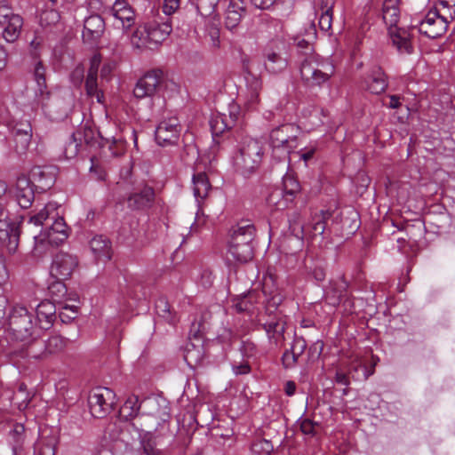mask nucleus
<instances>
[{"label": "nucleus", "instance_id": "f257e3e1", "mask_svg": "<svg viewBox=\"0 0 455 455\" xmlns=\"http://www.w3.org/2000/svg\"><path fill=\"white\" fill-rule=\"evenodd\" d=\"M156 409L150 412H143L125 424V431L117 435L110 434L114 442L120 441L127 448L131 439L141 437L143 434H155L159 427L169 422L171 419L170 406L165 400H155Z\"/></svg>", "mask_w": 455, "mask_h": 455}, {"label": "nucleus", "instance_id": "f03ea898", "mask_svg": "<svg viewBox=\"0 0 455 455\" xmlns=\"http://www.w3.org/2000/svg\"><path fill=\"white\" fill-rule=\"evenodd\" d=\"M44 226L46 231L34 235L35 246L48 243L58 246L62 243L68 236V227L64 219L59 216L58 205L55 203L47 204L36 214L30 217L28 225Z\"/></svg>", "mask_w": 455, "mask_h": 455}, {"label": "nucleus", "instance_id": "7ed1b4c3", "mask_svg": "<svg viewBox=\"0 0 455 455\" xmlns=\"http://www.w3.org/2000/svg\"><path fill=\"white\" fill-rule=\"evenodd\" d=\"M264 156L262 144L249 136L243 137L233 156L235 172L247 178L259 167Z\"/></svg>", "mask_w": 455, "mask_h": 455}, {"label": "nucleus", "instance_id": "20e7f679", "mask_svg": "<svg viewBox=\"0 0 455 455\" xmlns=\"http://www.w3.org/2000/svg\"><path fill=\"white\" fill-rule=\"evenodd\" d=\"M333 73V65L316 54H311L300 60V78L307 88L322 87Z\"/></svg>", "mask_w": 455, "mask_h": 455}, {"label": "nucleus", "instance_id": "39448f33", "mask_svg": "<svg viewBox=\"0 0 455 455\" xmlns=\"http://www.w3.org/2000/svg\"><path fill=\"white\" fill-rule=\"evenodd\" d=\"M9 330L17 340L28 341L38 338L41 333L33 322V315L25 307H14L9 315Z\"/></svg>", "mask_w": 455, "mask_h": 455}, {"label": "nucleus", "instance_id": "423d86ee", "mask_svg": "<svg viewBox=\"0 0 455 455\" xmlns=\"http://www.w3.org/2000/svg\"><path fill=\"white\" fill-rule=\"evenodd\" d=\"M299 133V128L294 124H283L271 131L270 144L280 160L288 158L291 149L297 147Z\"/></svg>", "mask_w": 455, "mask_h": 455}, {"label": "nucleus", "instance_id": "0eeeda50", "mask_svg": "<svg viewBox=\"0 0 455 455\" xmlns=\"http://www.w3.org/2000/svg\"><path fill=\"white\" fill-rule=\"evenodd\" d=\"M264 67L270 74H280L288 67V44L282 39L271 41L265 48Z\"/></svg>", "mask_w": 455, "mask_h": 455}, {"label": "nucleus", "instance_id": "6e6552de", "mask_svg": "<svg viewBox=\"0 0 455 455\" xmlns=\"http://www.w3.org/2000/svg\"><path fill=\"white\" fill-rule=\"evenodd\" d=\"M115 393L108 387H96L88 396V406L91 414L97 419L105 418L116 403Z\"/></svg>", "mask_w": 455, "mask_h": 455}, {"label": "nucleus", "instance_id": "1a4fd4ad", "mask_svg": "<svg viewBox=\"0 0 455 455\" xmlns=\"http://www.w3.org/2000/svg\"><path fill=\"white\" fill-rule=\"evenodd\" d=\"M181 126L177 117L162 120L156 128L155 138L161 147L176 145L180 140Z\"/></svg>", "mask_w": 455, "mask_h": 455}, {"label": "nucleus", "instance_id": "9d476101", "mask_svg": "<svg viewBox=\"0 0 455 455\" xmlns=\"http://www.w3.org/2000/svg\"><path fill=\"white\" fill-rule=\"evenodd\" d=\"M163 81V72L160 69L150 70L138 80L133 94L137 99L151 98L157 92Z\"/></svg>", "mask_w": 455, "mask_h": 455}, {"label": "nucleus", "instance_id": "9b49d317", "mask_svg": "<svg viewBox=\"0 0 455 455\" xmlns=\"http://www.w3.org/2000/svg\"><path fill=\"white\" fill-rule=\"evenodd\" d=\"M77 266L78 259L75 255L60 251L52 259L50 275L55 280H67Z\"/></svg>", "mask_w": 455, "mask_h": 455}, {"label": "nucleus", "instance_id": "f8f14e48", "mask_svg": "<svg viewBox=\"0 0 455 455\" xmlns=\"http://www.w3.org/2000/svg\"><path fill=\"white\" fill-rule=\"evenodd\" d=\"M107 15L108 19L112 20L113 27L117 29L126 31L134 24V12L124 0H116Z\"/></svg>", "mask_w": 455, "mask_h": 455}, {"label": "nucleus", "instance_id": "ddd939ff", "mask_svg": "<svg viewBox=\"0 0 455 455\" xmlns=\"http://www.w3.org/2000/svg\"><path fill=\"white\" fill-rule=\"evenodd\" d=\"M448 23L447 19L440 15L436 10H431L418 24L419 32L429 38H437L446 32Z\"/></svg>", "mask_w": 455, "mask_h": 455}, {"label": "nucleus", "instance_id": "4468645a", "mask_svg": "<svg viewBox=\"0 0 455 455\" xmlns=\"http://www.w3.org/2000/svg\"><path fill=\"white\" fill-rule=\"evenodd\" d=\"M20 226L7 221V214L0 206V245L10 253L16 251L19 245Z\"/></svg>", "mask_w": 455, "mask_h": 455}, {"label": "nucleus", "instance_id": "2eb2a0df", "mask_svg": "<svg viewBox=\"0 0 455 455\" xmlns=\"http://www.w3.org/2000/svg\"><path fill=\"white\" fill-rule=\"evenodd\" d=\"M263 89V82L260 76L252 73L245 76V95L243 108L248 111H256L260 105V92Z\"/></svg>", "mask_w": 455, "mask_h": 455}, {"label": "nucleus", "instance_id": "dca6fc26", "mask_svg": "<svg viewBox=\"0 0 455 455\" xmlns=\"http://www.w3.org/2000/svg\"><path fill=\"white\" fill-rule=\"evenodd\" d=\"M263 330L270 344L278 346L284 341V332L286 330L285 316L281 313H275L273 316L269 315L268 318L261 323Z\"/></svg>", "mask_w": 455, "mask_h": 455}, {"label": "nucleus", "instance_id": "f3484780", "mask_svg": "<svg viewBox=\"0 0 455 455\" xmlns=\"http://www.w3.org/2000/svg\"><path fill=\"white\" fill-rule=\"evenodd\" d=\"M12 193L16 203L22 209H28L35 200L34 184L25 175L18 177Z\"/></svg>", "mask_w": 455, "mask_h": 455}, {"label": "nucleus", "instance_id": "a211bd4d", "mask_svg": "<svg viewBox=\"0 0 455 455\" xmlns=\"http://www.w3.org/2000/svg\"><path fill=\"white\" fill-rule=\"evenodd\" d=\"M348 283L343 276L331 279L324 289L323 298L329 305L337 307L347 297Z\"/></svg>", "mask_w": 455, "mask_h": 455}, {"label": "nucleus", "instance_id": "6ab92c4d", "mask_svg": "<svg viewBox=\"0 0 455 455\" xmlns=\"http://www.w3.org/2000/svg\"><path fill=\"white\" fill-rule=\"evenodd\" d=\"M140 408V404L137 396L128 397L119 411L120 418L124 421H120L119 425L114 424L113 428L109 429V435H117L122 430L125 431V424L140 414L139 413Z\"/></svg>", "mask_w": 455, "mask_h": 455}, {"label": "nucleus", "instance_id": "aec40b11", "mask_svg": "<svg viewBox=\"0 0 455 455\" xmlns=\"http://www.w3.org/2000/svg\"><path fill=\"white\" fill-rule=\"evenodd\" d=\"M361 83L365 90L374 94L383 92L387 87L386 76L379 66H373L367 75L362 77Z\"/></svg>", "mask_w": 455, "mask_h": 455}, {"label": "nucleus", "instance_id": "412c9836", "mask_svg": "<svg viewBox=\"0 0 455 455\" xmlns=\"http://www.w3.org/2000/svg\"><path fill=\"white\" fill-rule=\"evenodd\" d=\"M145 27L148 33L147 36L150 41V44L153 45L155 49H156L172 31L169 19H166V20L163 22L154 20L147 23Z\"/></svg>", "mask_w": 455, "mask_h": 455}, {"label": "nucleus", "instance_id": "4be33fe9", "mask_svg": "<svg viewBox=\"0 0 455 455\" xmlns=\"http://www.w3.org/2000/svg\"><path fill=\"white\" fill-rule=\"evenodd\" d=\"M388 36L394 47L400 54H411L413 52L411 35L410 31L403 28H389Z\"/></svg>", "mask_w": 455, "mask_h": 455}, {"label": "nucleus", "instance_id": "5701e85b", "mask_svg": "<svg viewBox=\"0 0 455 455\" xmlns=\"http://www.w3.org/2000/svg\"><path fill=\"white\" fill-rule=\"evenodd\" d=\"M30 176L34 188L36 187L42 192L50 189L56 180L54 172L48 167L35 166L30 172Z\"/></svg>", "mask_w": 455, "mask_h": 455}, {"label": "nucleus", "instance_id": "b1692460", "mask_svg": "<svg viewBox=\"0 0 455 455\" xmlns=\"http://www.w3.org/2000/svg\"><path fill=\"white\" fill-rule=\"evenodd\" d=\"M155 200V190L145 185L139 192H134L127 198L128 207L132 210H141L150 207Z\"/></svg>", "mask_w": 455, "mask_h": 455}, {"label": "nucleus", "instance_id": "393cba45", "mask_svg": "<svg viewBox=\"0 0 455 455\" xmlns=\"http://www.w3.org/2000/svg\"><path fill=\"white\" fill-rule=\"evenodd\" d=\"M56 319V307L50 300H44L36 307V321L40 333L52 327Z\"/></svg>", "mask_w": 455, "mask_h": 455}, {"label": "nucleus", "instance_id": "a878e982", "mask_svg": "<svg viewBox=\"0 0 455 455\" xmlns=\"http://www.w3.org/2000/svg\"><path fill=\"white\" fill-rule=\"evenodd\" d=\"M139 439L141 449L140 455H164V444L160 435L143 434Z\"/></svg>", "mask_w": 455, "mask_h": 455}, {"label": "nucleus", "instance_id": "bb28decb", "mask_svg": "<svg viewBox=\"0 0 455 455\" xmlns=\"http://www.w3.org/2000/svg\"><path fill=\"white\" fill-rule=\"evenodd\" d=\"M245 12V3L243 0H230L225 16L226 28L228 30L236 28Z\"/></svg>", "mask_w": 455, "mask_h": 455}, {"label": "nucleus", "instance_id": "cd10ccee", "mask_svg": "<svg viewBox=\"0 0 455 455\" xmlns=\"http://www.w3.org/2000/svg\"><path fill=\"white\" fill-rule=\"evenodd\" d=\"M228 259L237 263H246L253 258V244H242L229 242Z\"/></svg>", "mask_w": 455, "mask_h": 455}, {"label": "nucleus", "instance_id": "c85d7f7f", "mask_svg": "<svg viewBox=\"0 0 455 455\" xmlns=\"http://www.w3.org/2000/svg\"><path fill=\"white\" fill-rule=\"evenodd\" d=\"M22 27L23 18L20 15L16 13L11 16L5 25H0L4 39L8 43L15 42L20 35Z\"/></svg>", "mask_w": 455, "mask_h": 455}, {"label": "nucleus", "instance_id": "c756f323", "mask_svg": "<svg viewBox=\"0 0 455 455\" xmlns=\"http://www.w3.org/2000/svg\"><path fill=\"white\" fill-rule=\"evenodd\" d=\"M26 440L25 427L16 423L9 433L8 442L12 447V455H24V443Z\"/></svg>", "mask_w": 455, "mask_h": 455}, {"label": "nucleus", "instance_id": "7c9ffc66", "mask_svg": "<svg viewBox=\"0 0 455 455\" xmlns=\"http://www.w3.org/2000/svg\"><path fill=\"white\" fill-rule=\"evenodd\" d=\"M90 248L98 259L107 260L111 257L110 241L103 235H95L90 242Z\"/></svg>", "mask_w": 455, "mask_h": 455}, {"label": "nucleus", "instance_id": "2f4dec72", "mask_svg": "<svg viewBox=\"0 0 455 455\" xmlns=\"http://www.w3.org/2000/svg\"><path fill=\"white\" fill-rule=\"evenodd\" d=\"M44 68L42 66L41 62H38L35 68V80L36 82V95L37 97L38 104H41L42 108H45L44 100L49 99L50 92L46 90V81H45V74Z\"/></svg>", "mask_w": 455, "mask_h": 455}, {"label": "nucleus", "instance_id": "473e14b6", "mask_svg": "<svg viewBox=\"0 0 455 455\" xmlns=\"http://www.w3.org/2000/svg\"><path fill=\"white\" fill-rule=\"evenodd\" d=\"M255 237V228L251 224L243 226H237L232 230L229 242L242 243V244H253Z\"/></svg>", "mask_w": 455, "mask_h": 455}, {"label": "nucleus", "instance_id": "72a5a7b5", "mask_svg": "<svg viewBox=\"0 0 455 455\" xmlns=\"http://www.w3.org/2000/svg\"><path fill=\"white\" fill-rule=\"evenodd\" d=\"M193 191L197 201L207 196L212 186L204 172H197L193 175Z\"/></svg>", "mask_w": 455, "mask_h": 455}, {"label": "nucleus", "instance_id": "f704fd0d", "mask_svg": "<svg viewBox=\"0 0 455 455\" xmlns=\"http://www.w3.org/2000/svg\"><path fill=\"white\" fill-rule=\"evenodd\" d=\"M267 203L275 211L285 210L293 204L281 188L272 190L267 198Z\"/></svg>", "mask_w": 455, "mask_h": 455}, {"label": "nucleus", "instance_id": "c9c22d12", "mask_svg": "<svg viewBox=\"0 0 455 455\" xmlns=\"http://www.w3.org/2000/svg\"><path fill=\"white\" fill-rule=\"evenodd\" d=\"M214 439L217 449L226 451L232 448L236 443V437L233 430L228 429L225 433L220 432V429L216 428L212 434Z\"/></svg>", "mask_w": 455, "mask_h": 455}, {"label": "nucleus", "instance_id": "e433bc0d", "mask_svg": "<svg viewBox=\"0 0 455 455\" xmlns=\"http://www.w3.org/2000/svg\"><path fill=\"white\" fill-rule=\"evenodd\" d=\"M105 22L100 15H91L84 20V35L88 34L92 38L99 37L104 30Z\"/></svg>", "mask_w": 455, "mask_h": 455}, {"label": "nucleus", "instance_id": "4c0bfd02", "mask_svg": "<svg viewBox=\"0 0 455 455\" xmlns=\"http://www.w3.org/2000/svg\"><path fill=\"white\" fill-rule=\"evenodd\" d=\"M210 127L213 141L219 145V141H216L217 137L220 136L227 130L230 129L231 124L225 115L217 114L212 116L210 120Z\"/></svg>", "mask_w": 455, "mask_h": 455}, {"label": "nucleus", "instance_id": "58836bf2", "mask_svg": "<svg viewBox=\"0 0 455 455\" xmlns=\"http://www.w3.org/2000/svg\"><path fill=\"white\" fill-rule=\"evenodd\" d=\"M334 0H322L320 10L322 12L319 18V27L323 31H329L331 28L332 8Z\"/></svg>", "mask_w": 455, "mask_h": 455}, {"label": "nucleus", "instance_id": "ea45409f", "mask_svg": "<svg viewBox=\"0 0 455 455\" xmlns=\"http://www.w3.org/2000/svg\"><path fill=\"white\" fill-rule=\"evenodd\" d=\"M148 33L146 27L137 28L131 36V44L134 49L143 51L145 49L155 50L154 46L150 44L148 36Z\"/></svg>", "mask_w": 455, "mask_h": 455}, {"label": "nucleus", "instance_id": "a19ab883", "mask_svg": "<svg viewBox=\"0 0 455 455\" xmlns=\"http://www.w3.org/2000/svg\"><path fill=\"white\" fill-rule=\"evenodd\" d=\"M285 196L294 204L297 196L301 191L299 182L291 175H285L283 178V188Z\"/></svg>", "mask_w": 455, "mask_h": 455}, {"label": "nucleus", "instance_id": "79ce46f5", "mask_svg": "<svg viewBox=\"0 0 455 455\" xmlns=\"http://www.w3.org/2000/svg\"><path fill=\"white\" fill-rule=\"evenodd\" d=\"M289 230L291 234L297 239L302 241L304 239V225L301 214L294 212L288 216Z\"/></svg>", "mask_w": 455, "mask_h": 455}, {"label": "nucleus", "instance_id": "37998d69", "mask_svg": "<svg viewBox=\"0 0 455 455\" xmlns=\"http://www.w3.org/2000/svg\"><path fill=\"white\" fill-rule=\"evenodd\" d=\"M67 343L68 339L60 335L51 336L45 341V351L48 354H56L61 352L67 346Z\"/></svg>", "mask_w": 455, "mask_h": 455}, {"label": "nucleus", "instance_id": "c03bdc74", "mask_svg": "<svg viewBox=\"0 0 455 455\" xmlns=\"http://www.w3.org/2000/svg\"><path fill=\"white\" fill-rule=\"evenodd\" d=\"M86 93L91 97H95L99 103H101L104 99V93L101 90L98 89L97 76L87 75L85 80Z\"/></svg>", "mask_w": 455, "mask_h": 455}, {"label": "nucleus", "instance_id": "a18cd8bd", "mask_svg": "<svg viewBox=\"0 0 455 455\" xmlns=\"http://www.w3.org/2000/svg\"><path fill=\"white\" fill-rule=\"evenodd\" d=\"M194 5H196L197 12L202 16L212 15L219 3V0H191Z\"/></svg>", "mask_w": 455, "mask_h": 455}, {"label": "nucleus", "instance_id": "49530a36", "mask_svg": "<svg viewBox=\"0 0 455 455\" xmlns=\"http://www.w3.org/2000/svg\"><path fill=\"white\" fill-rule=\"evenodd\" d=\"M329 212H325L323 211H321L319 214H316L313 218V223H312V235H322L324 233L325 227H326V217L329 216Z\"/></svg>", "mask_w": 455, "mask_h": 455}, {"label": "nucleus", "instance_id": "de8ad7c7", "mask_svg": "<svg viewBox=\"0 0 455 455\" xmlns=\"http://www.w3.org/2000/svg\"><path fill=\"white\" fill-rule=\"evenodd\" d=\"M400 18L399 8L382 10V19L389 30V28H397Z\"/></svg>", "mask_w": 455, "mask_h": 455}, {"label": "nucleus", "instance_id": "09e8293b", "mask_svg": "<svg viewBox=\"0 0 455 455\" xmlns=\"http://www.w3.org/2000/svg\"><path fill=\"white\" fill-rule=\"evenodd\" d=\"M272 450V443L265 439L258 440L251 445L252 455H270Z\"/></svg>", "mask_w": 455, "mask_h": 455}, {"label": "nucleus", "instance_id": "8fccbe9b", "mask_svg": "<svg viewBox=\"0 0 455 455\" xmlns=\"http://www.w3.org/2000/svg\"><path fill=\"white\" fill-rule=\"evenodd\" d=\"M301 355H297L291 347L286 349L282 355V363L285 369H291L298 363L299 358Z\"/></svg>", "mask_w": 455, "mask_h": 455}, {"label": "nucleus", "instance_id": "3c124183", "mask_svg": "<svg viewBox=\"0 0 455 455\" xmlns=\"http://www.w3.org/2000/svg\"><path fill=\"white\" fill-rule=\"evenodd\" d=\"M13 136L15 142V150L19 154L24 153L30 144L31 135H28L27 130L23 132L22 135L13 134Z\"/></svg>", "mask_w": 455, "mask_h": 455}, {"label": "nucleus", "instance_id": "603ef678", "mask_svg": "<svg viewBox=\"0 0 455 455\" xmlns=\"http://www.w3.org/2000/svg\"><path fill=\"white\" fill-rule=\"evenodd\" d=\"M156 309L159 316L173 323L174 319L171 314V307L165 299H160L156 304Z\"/></svg>", "mask_w": 455, "mask_h": 455}, {"label": "nucleus", "instance_id": "864d4df0", "mask_svg": "<svg viewBox=\"0 0 455 455\" xmlns=\"http://www.w3.org/2000/svg\"><path fill=\"white\" fill-rule=\"evenodd\" d=\"M220 28L214 24L208 26L207 37L210 40V44L212 49H219L220 47Z\"/></svg>", "mask_w": 455, "mask_h": 455}, {"label": "nucleus", "instance_id": "5fc2aeb1", "mask_svg": "<svg viewBox=\"0 0 455 455\" xmlns=\"http://www.w3.org/2000/svg\"><path fill=\"white\" fill-rule=\"evenodd\" d=\"M63 281L64 280H56L55 283H52L48 287L50 293L55 299L63 297L67 292V288Z\"/></svg>", "mask_w": 455, "mask_h": 455}, {"label": "nucleus", "instance_id": "6e6d98bb", "mask_svg": "<svg viewBox=\"0 0 455 455\" xmlns=\"http://www.w3.org/2000/svg\"><path fill=\"white\" fill-rule=\"evenodd\" d=\"M242 358L249 359L256 353V346L250 339L243 340L239 348Z\"/></svg>", "mask_w": 455, "mask_h": 455}, {"label": "nucleus", "instance_id": "4d7b16f0", "mask_svg": "<svg viewBox=\"0 0 455 455\" xmlns=\"http://www.w3.org/2000/svg\"><path fill=\"white\" fill-rule=\"evenodd\" d=\"M12 8L6 1L0 2V25H5L11 16H14Z\"/></svg>", "mask_w": 455, "mask_h": 455}, {"label": "nucleus", "instance_id": "13d9d810", "mask_svg": "<svg viewBox=\"0 0 455 455\" xmlns=\"http://www.w3.org/2000/svg\"><path fill=\"white\" fill-rule=\"evenodd\" d=\"M307 347V343L302 336L295 335L291 344V348L297 353V355H303Z\"/></svg>", "mask_w": 455, "mask_h": 455}, {"label": "nucleus", "instance_id": "bf43d9fd", "mask_svg": "<svg viewBox=\"0 0 455 455\" xmlns=\"http://www.w3.org/2000/svg\"><path fill=\"white\" fill-rule=\"evenodd\" d=\"M247 360L243 358L242 362L234 361L232 363V371L235 375L248 374L251 371V366Z\"/></svg>", "mask_w": 455, "mask_h": 455}, {"label": "nucleus", "instance_id": "052dcab7", "mask_svg": "<svg viewBox=\"0 0 455 455\" xmlns=\"http://www.w3.org/2000/svg\"><path fill=\"white\" fill-rule=\"evenodd\" d=\"M35 455H55V449L51 443H38L35 446Z\"/></svg>", "mask_w": 455, "mask_h": 455}, {"label": "nucleus", "instance_id": "680f3d73", "mask_svg": "<svg viewBox=\"0 0 455 455\" xmlns=\"http://www.w3.org/2000/svg\"><path fill=\"white\" fill-rule=\"evenodd\" d=\"M294 44H296L298 49H299L301 51V54L303 55V59L305 57H307V56L311 55V54H314L313 53V47L304 38H299V37L295 38L294 39Z\"/></svg>", "mask_w": 455, "mask_h": 455}, {"label": "nucleus", "instance_id": "e2e57ef3", "mask_svg": "<svg viewBox=\"0 0 455 455\" xmlns=\"http://www.w3.org/2000/svg\"><path fill=\"white\" fill-rule=\"evenodd\" d=\"M316 149L317 148L315 145H309L300 149L299 152H297V154L299 155V158L307 164L310 159L313 158Z\"/></svg>", "mask_w": 455, "mask_h": 455}, {"label": "nucleus", "instance_id": "0e129e2a", "mask_svg": "<svg viewBox=\"0 0 455 455\" xmlns=\"http://www.w3.org/2000/svg\"><path fill=\"white\" fill-rule=\"evenodd\" d=\"M323 343L322 341H316L312 346L309 347L307 355L309 357V360H315L317 359L323 351Z\"/></svg>", "mask_w": 455, "mask_h": 455}, {"label": "nucleus", "instance_id": "69168bd1", "mask_svg": "<svg viewBox=\"0 0 455 455\" xmlns=\"http://www.w3.org/2000/svg\"><path fill=\"white\" fill-rule=\"evenodd\" d=\"M180 7V0H164L163 12L165 15L174 13Z\"/></svg>", "mask_w": 455, "mask_h": 455}, {"label": "nucleus", "instance_id": "338daca9", "mask_svg": "<svg viewBox=\"0 0 455 455\" xmlns=\"http://www.w3.org/2000/svg\"><path fill=\"white\" fill-rule=\"evenodd\" d=\"M84 76V70L82 67H76L70 75L71 82L78 86L82 84Z\"/></svg>", "mask_w": 455, "mask_h": 455}, {"label": "nucleus", "instance_id": "774afa93", "mask_svg": "<svg viewBox=\"0 0 455 455\" xmlns=\"http://www.w3.org/2000/svg\"><path fill=\"white\" fill-rule=\"evenodd\" d=\"M315 423L309 419H304L300 422V430L305 435H313L315 434Z\"/></svg>", "mask_w": 455, "mask_h": 455}]
</instances>
